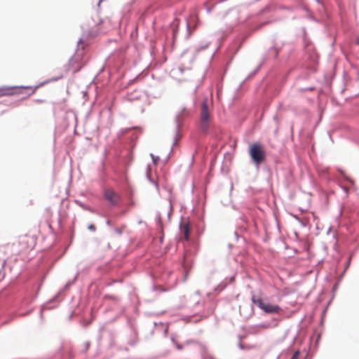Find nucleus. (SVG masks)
Segmentation results:
<instances>
[{
    "instance_id": "nucleus-10",
    "label": "nucleus",
    "mask_w": 359,
    "mask_h": 359,
    "mask_svg": "<svg viewBox=\"0 0 359 359\" xmlns=\"http://www.w3.org/2000/svg\"><path fill=\"white\" fill-rule=\"evenodd\" d=\"M299 355V351H297L294 353L291 359H297Z\"/></svg>"
},
{
    "instance_id": "nucleus-3",
    "label": "nucleus",
    "mask_w": 359,
    "mask_h": 359,
    "mask_svg": "<svg viewBox=\"0 0 359 359\" xmlns=\"http://www.w3.org/2000/svg\"><path fill=\"white\" fill-rule=\"evenodd\" d=\"M249 154L252 161L259 165L265 161L266 152L263 146L259 143L252 144L249 149Z\"/></svg>"
},
{
    "instance_id": "nucleus-11",
    "label": "nucleus",
    "mask_w": 359,
    "mask_h": 359,
    "mask_svg": "<svg viewBox=\"0 0 359 359\" xmlns=\"http://www.w3.org/2000/svg\"><path fill=\"white\" fill-rule=\"evenodd\" d=\"M88 229H90V230H93V231H95V227L94 225L91 224L88 226Z\"/></svg>"
},
{
    "instance_id": "nucleus-2",
    "label": "nucleus",
    "mask_w": 359,
    "mask_h": 359,
    "mask_svg": "<svg viewBox=\"0 0 359 359\" xmlns=\"http://www.w3.org/2000/svg\"><path fill=\"white\" fill-rule=\"evenodd\" d=\"M211 116L208 109V100L204 99L201 104L199 127L203 133H207L210 125Z\"/></svg>"
},
{
    "instance_id": "nucleus-7",
    "label": "nucleus",
    "mask_w": 359,
    "mask_h": 359,
    "mask_svg": "<svg viewBox=\"0 0 359 359\" xmlns=\"http://www.w3.org/2000/svg\"><path fill=\"white\" fill-rule=\"evenodd\" d=\"M180 231L186 241H189L190 235V224L187 221H182L180 224Z\"/></svg>"
},
{
    "instance_id": "nucleus-8",
    "label": "nucleus",
    "mask_w": 359,
    "mask_h": 359,
    "mask_svg": "<svg viewBox=\"0 0 359 359\" xmlns=\"http://www.w3.org/2000/svg\"><path fill=\"white\" fill-rule=\"evenodd\" d=\"M151 158H152V161H153L155 165H157V163H158V161H159V157H158V156H154V154H151Z\"/></svg>"
},
{
    "instance_id": "nucleus-4",
    "label": "nucleus",
    "mask_w": 359,
    "mask_h": 359,
    "mask_svg": "<svg viewBox=\"0 0 359 359\" xmlns=\"http://www.w3.org/2000/svg\"><path fill=\"white\" fill-rule=\"evenodd\" d=\"M252 302L266 313H278L280 308L278 305L264 302L261 298L252 296Z\"/></svg>"
},
{
    "instance_id": "nucleus-5",
    "label": "nucleus",
    "mask_w": 359,
    "mask_h": 359,
    "mask_svg": "<svg viewBox=\"0 0 359 359\" xmlns=\"http://www.w3.org/2000/svg\"><path fill=\"white\" fill-rule=\"evenodd\" d=\"M83 60V53H77L69 61L70 65L74 68V72H79L81 67L86 63Z\"/></svg>"
},
{
    "instance_id": "nucleus-6",
    "label": "nucleus",
    "mask_w": 359,
    "mask_h": 359,
    "mask_svg": "<svg viewBox=\"0 0 359 359\" xmlns=\"http://www.w3.org/2000/svg\"><path fill=\"white\" fill-rule=\"evenodd\" d=\"M104 198L113 205L117 204L119 196L112 189H106L104 191Z\"/></svg>"
},
{
    "instance_id": "nucleus-1",
    "label": "nucleus",
    "mask_w": 359,
    "mask_h": 359,
    "mask_svg": "<svg viewBox=\"0 0 359 359\" xmlns=\"http://www.w3.org/2000/svg\"><path fill=\"white\" fill-rule=\"evenodd\" d=\"M37 87L32 86H1L0 97L25 94L27 97L33 95Z\"/></svg>"
},
{
    "instance_id": "nucleus-9",
    "label": "nucleus",
    "mask_w": 359,
    "mask_h": 359,
    "mask_svg": "<svg viewBox=\"0 0 359 359\" xmlns=\"http://www.w3.org/2000/svg\"><path fill=\"white\" fill-rule=\"evenodd\" d=\"M20 238H22V241L23 243H28V238H29V236H21Z\"/></svg>"
}]
</instances>
